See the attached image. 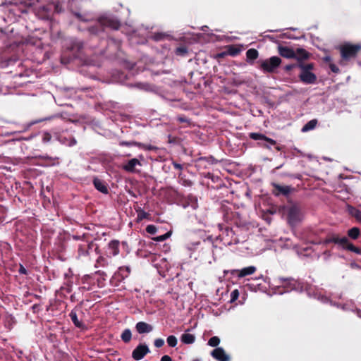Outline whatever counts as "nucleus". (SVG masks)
Wrapping results in <instances>:
<instances>
[{
  "instance_id": "obj_1",
  "label": "nucleus",
  "mask_w": 361,
  "mask_h": 361,
  "mask_svg": "<svg viewBox=\"0 0 361 361\" xmlns=\"http://www.w3.org/2000/svg\"><path fill=\"white\" fill-rule=\"evenodd\" d=\"M121 25L120 20L114 16H102L98 18L95 25L89 27L88 32L91 35H98L105 28L118 30Z\"/></svg>"
},
{
  "instance_id": "obj_2",
  "label": "nucleus",
  "mask_w": 361,
  "mask_h": 361,
  "mask_svg": "<svg viewBox=\"0 0 361 361\" xmlns=\"http://www.w3.org/2000/svg\"><path fill=\"white\" fill-rule=\"evenodd\" d=\"M341 60L339 63L345 66L349 61L355 59L361 51L360 44L344 43L339 47Z\"/></svg>"
},
{
  "instance_id": "obj_3",
  "label": "nucleus",
  "mask_w": 361,
  "mask_h": 361,
  "mask_svg": "<svg viewBox=\"0 0 361 361\" xmlns=\"http://www.w3.org/2000/svg\"><path fill=\"white\" fill-rule=\"evenodd\" d=\"M324 243L325 245L334 243L341 246L344 250L361 255V249L351 243L346 236L340 237L338 234L330 233L324 239Z\"/></svg>"
},
{
  "instance_id": "obj_4",
  "label": "nucleus",
  "mask_w": 361,
  "mask_h": 361,
  "mask_svg": "<svg viewBox=\"0 0 361 361\" xmlns=\"http://www.w3.org/2000/svg\"><path fill=\"white\" fill-rule=\"evenodd\" d=\"M298 68L300 69V73L298 76L300 80L302 83L307 85L316 83L317 77L314 73L312 72L314 68V64L313 63H298Z\"/></svg>"
},
{
  "instance_id": "obj_5",
  "label": "nucleus",
  "mask_w": 361,
  "mask_h": 361,
  "mask_svg": "<svg viewBox=\"0 0 361 361\" xmlns=\"http://www.w3.org/2000/svg\"><path fill=\"white\" fill-rule=\"evenodd\" d=\"M218 227L221 233L219 235L217 239H219L224 245L229 246L236 245L239 243L238 236H236L231 228L224 226V225L221 224L218 225Z\"/></svg>"
},
{
  "instance_id": "obj_6",
  "label": "nucleus",
  "mask_w": 361,
  "mask_h": 361,
  "mask_svg": "<svg viewBox=\"0 0 361 361\" xmlns=\"http://www.w3.org/2000/svg\"><path fill=\"white\" fill-rule=\"evenodd\" d=\"M281 59L280 57L274 56L264 60L258 61L259 68L265 73H275L276 69L281 64Z\"/></svg>"
},
{
  "instance_id": "obj_7",
  "label": "nucleus",
  "mask_w": 361,
  "mask_h": 361,
  "mask_svg": "<svg viewBox=\"0 0 361 361\" xmlns=\"http://www.w3.org/2000/svg\"><path fill=\"white\" fill-rule=\"evenodd\" d=\"M279 288H283V292H290L300 288V283L292 277H279L274 279Z\"/></svg>"
},
{
  "instance_id": "obj_8",
  "label": "nucleus",
  "mask_w": 361,
  "mask_h": 361,
  "mask_svg": "<svg viewBox=\"0 0 361 361\" xmlns=\"http://www.w3.org/2000/svg\"><path fill=\"white\" fill-rule=\"evenodd\" d=\"M249 137L254 140H258L257 145L263 148L271 149V146H276V141L259 133H250Z\"/></svg>"
},
{
  "instance_id": "obj_9",
  "label": "nucleus",
  "mask_w": 361,
  "mask_h": 361,
  "mask_svg": "<svg viewBox=\"0 0 361 361\" xmlns=\"http://www.w3.org/2000/svg\"><path fill=\"white\" fill-rule=\"evenodd\" d=\"M58 6L55 5H46L39 7L36 11V16L42 20H49L53 16V9L57 10Z\"/></svg>"
},
{
  "instance_id": "obj_10",
  "label": "nucleus",
  "mask_w": 361,
  "mask_h": 361,
  "mask_svg": "<svg viewBox=\"0 0 361 361\" xmlns=\"http://www.w3.org/2000/svg\"><path fill=\"white\" fill-rule=\"evenodd\" d=\"M300 207L298 204H294L288 209L287 218L290 224H295L300 221Z\"/></svg>"
},
{
  "instance_id": "obj_11",
  "label": "nucleus",
  "mask_w": 361,
  "mask_h": 361,
  "mask_svg": "<svg viewBox=\"0 0 361 361\" xmlns=\"http://www.w3.org/2000/svg\"><path fill=\"white\" fill-rule=\"evenodd\" d=\"M93 248L97 253H99V246L92 241L88 243L80 244L78 249V257H85L89 256L90 251Z\"/></svg>"
},
{
  "instance_id": "obj_12",
  "label": "nucleus",
  "mask_w": 361,
  "mask_h": 361,
  "mask_svg": "<svg viewBox=\"0 0 361 361\" xmlns=\"http://www.w3.org/2000/svg\"><path fill=\"white\" fill-rule=\"evenodd\" d=\"M271 186L273 187L272 194L276 197L280 195L287 197L293 190V188H292L290 186L281 185L276 183H272Z\"/></svg>"
},
{
  "instance_id": "obj_13",
  "label": "nucleus",
  "mask_w": 361,
  "mask_h": 361,
  "mask_svg": "<svg viewBox=\"0 0 361 361\" xmlns=\"http://www.w3.org/2000/svg\"><path fill=\"white\" fill-rule=\"evenodd\" d=\"M149 353V349L146 344H139L132 352V357L135 360H140Z\"/></svg>"
},
{
  "instance_id": "obj_14",
  "label": "nucleus",
  "mask_w": 361,
  "mask_h": 361,
  "mask_svg": "<svg viewBox=\"0 0 361 361\" xmlns=\"http://www.w3.org/2000/svg\"><path fill=\"white\" fill-rule=\"evenodd\" d=\"M257 270L255 266H250L242 269H233L231 271V274L236 275L238 278H243L246 276L253 274Z\"/></svg>"
},
{
  "instance_id": "obj_15",
  "label": "nucleus",
  "mask_w": 361,
  "mask_h": 361,
  "mask_svg": "<svg viewBox=\"0 0 361 361\" xmlns=\"http://www.w3.org/2000/svg\"><path fill=\"white\" fill-rule=\"evenodd\" d=\"M278 53L281 56L288 59H293L295 56V50L286 46H278Z\"/></svg>"
},
{
  "instance_id": "obj_16",
  "label": "nucleus",
  "mask_w": 361,
  "mask_h": 361,
  "mask_svg": "<svg viewBox=\"0 0 361 361\" xmlns=\"http://www.w3.org/2000/svg\"><path fill=\"white\" fill-rule=\"evenodd\" d=\"M211 355L218 361H229L230 357L222 348H216L211 352Z\"/></svg>"
},
{
  "instance_id": "obj_17",
  "label": "nucleus",
  "mask_w": 361,
  "mask_h": 361,
  "mask_svg": "<svg viewBox=\"0 0 361 361\" xmlns=\"http://www.w3.org/2000/svg\"><path fill=\"white\" fill-rule=\"evenodd\" d=\"M295 56L293 58L297 60V63H303V61L310 58V54L303 48H297L295 50Z\"/></svg>"
},
{
  "instance_id": "obj_18",
  "label": "nucleus",
  "mask_w": 361,
  "mask_h": 361,
  "mask_svg": "<svg viewBox=\"0 0 361 361\" xmlns=\"http://www.w3.org/2000/svg\"><path fill=\"white\" fill-rule=\"evenodd\" d=\"M93 185L94 188L100 192L105 195L109 193L108 185L103 180H101L98 178H94L93 179Z\"/></svg>"
},
{
  "instance_id": "obj_19",
  "label": "nucleus",
  "mask_w": 361,
  "mask_h": 361,
  "mask_svg": "<svg viewBox=\"0 0 361 361\" xmlns=\"http://www.w3.org/2000/svg\"><path fill=\"white\" fill-rule=\"evenodd\" d=\"M137 165L141 166V163L137 159L133 158V159L128 160L123 166V169L127 172L135 173L136 171L135 166Z\"/></svg>"
},
{
  "instance_id": "obj_20",
  "label": "nucleus",
  "mask_w": 361,
  "mask_h": 361,
  "mask_svg": "<svg viewBox=\"0 0 361 361\" xmlns=\"http://www.w3.org/2000/svg\"><path fill=\"white\" fill-rule=\"evenodd\" d=\"M119 244L118 240H112L108 243L109 257L116 256L119 253Z\"/></svg>"
},
{
  "instance_id": "obj_21",
  "label": "nucleus",
  "mask_w": 361,
  "mask_h": 361,
  "mask_svg": "<svg viewBox=\"0 0 361 361\" xmlns=\"http://www.w3.org/2000/svg\"><path fill=\"white\" fill-rule=\"evenodd\" d=\"M136 331L142 334L149 333L153 330V326L145 322H139L135 325Z\"/></svg>"
},
{
  "instance_id": "obj_22",
  "label": "nucleus",
  "mask_w": 361,
  "mask_h": 361,
  "mask_svg": "<svg viewBox=\"0 0 361 361\" xmlns=\"http://www.w3.org/2000/svg\"><path fill=\"white\" fill-rule=\"evenodd\" d=\"M348 237L352 240H357L361 235V232L359 228L353 227L347 231Z\"/></svg>"
},
{
  "instance_id": "obj_23",
  "label": "nucleus",
  "mask_w": 361,
  "mask_h": 361,
  "mask_svg": "<svg viewBox=\"0 0 361 361\" xmlns=\"http://www.w3.org/2000/svg\"><path fill=\"white\" fill-rule=\"evenodd\" d=\"M259 56V52L255 49H249L246 51V57L247 61L248 63L252 62L254 60L257 59Z\"/></svg>"
},
{
  "instance_id": "obj_24",
  "label": "nucleus",
  "mask_w": 361,
  "mask_h": 361,
  "mask_svg": "<svg viewBox=\"0 0 361 361\" xmlns=\"http://www.w3.org/2000/svg\"><path fill=\"white\" fill-rule=\"evenodd\" d=\"M131 271L130 267L128 266L121 267L118 269L117 274L121 277L122 280L128 277Z\"/></svg>"
},
{
  "instance_id": "obj_25",
  "label": "nucleus",
  "mask_w": 361,
  "mask_h": 361,
  "mask_svg": "<svg viewBox=\"0 0 361 361\" xmlns=\"http://www.w3.org/2000/svg\"><path fill=\"white\" fill-rule=\"evenodd\" d=\"M69 317H71V321L73 322V323L74 324V325L76 327H78V328L83 327L84 324H82V322L79 321V319L78 318V315H77L76 311L75 310H73L70 312Z\"/></svg>"
},
{
  "instance_id": "obj_26",
  "label": "nucleus",
  "mask_w": 361,
  "mask_h": 361,
  "mask_svg": "<svg viewBox=\"0 0 361 361\" xmlns=\"http://www.w3.org/2000/svg\"><path fill=\"white\" fill-rule=\"evenodd\" d=\"M135 211L137 213V221H141L143 219H148L149 218L150 214L146 212H145L141 207L135 208Z\"/></svg>"
},
{
  "instance_id": "obj_27",
  "label": "nucleus",
  "mask_w": 361,
  "mask_h": 361,
  "mask_svg": "<svg viewBox=\"0 0 361 361\" xmlns=\"http://www.w3.org/2000/svg\"><path fill=\"white\" fill-rule=\"evenodd\" d=\"M178 183L185 187H191L193 185V182L186 178L185 175H183L181 172L178 174Z\"/></svg>"
},
{
  "instance_id": "obj_28",
  "label": "nucleus",
  "mask_w": 361,
  "mask_h": 361,
  "mask_svg": "<svg viewBox=\"0 0 361 361\" xmlns=\"http://www.w3.org/2000/svg\"><path fill=\"white\" fill-rule=\"evenodd\" d=\"M180 341L185 344H192L195 341V337L191 334H183L180 337Z\"/></svg>"
},
{
  "instance_id": "obj_29",
  "label": "nucleus",
  "mask_w": 361,
  "mask_h": 361,
  "mask_svg": "<svg viewBox=\"0 0 361 361\" xmlns=\"http://www.w3.org/2000/svg\"><path fill=\"white\" fill-rule=\"evenodd\" d=\"M317 123V119L310 120L302 127V132H307L314 129Z\"/></svg>"
},
{
  "instance_id": "obj_30",
  "label": "nucleus",
  "mask_w": 361,
  "mask_h": 361,
  "mask_svg": "<svg viewBox=\"0 0 361 361\" xmlns=\"http://www.w3.org/2000/svg\"><path fill=\"white\" fill-rule=\"evenodd\" d=\"M241 51V49L235 45H230L228 47L226 54L231 56H235L238 55Z\"/></svg>"
},
{
  "instance_id": "obj_31",
  "label": "nucleus",
  "mask_w": 361,
  "mask_h": 361,
  "mask_svg": "<svg viewBox=\"0 0 361 361\" xmlns=\"http://www.w3.org/2000/svg\"><path fill=\"white\" fill-rule=\"evenodd\" d=\"M109 264V260L106 257H104V256L100 255L96 260L94 267L96 268L97 267H106Z\"/></svg>"
},
{
  "instance_id": "obj_32",
  "label": "nucleus",
  "mask_w": 361,
  "mask_h": 361,
  "mask_svg": "<svg viewBox=\"0 0 361 361\" xmlns=\"http://www.w3.org/2000/svg\"><path fill=\"white\" fill-rule=\"evenodd\" d=\"M121 340L128 343L131 341L132 338V333L129 329H126L121 335Z\"/></svg>"
},
{
  "instance_id": "obj_33",
  "label": "nucleus",
  "mask_w": 361,
  "mask_h": 361,
  "mask_svg": "<svg viewBox=\"0 0 361 361\" xmlns=\"http://www.w3.org/2000/svg\"><path fill=\"white\" fill-rule=\"evenodd\" d=\"M186 202L188 205L191 206L193 209L197 207V198L193 195H188L186 197Z\"/></svg>"
},
{
  "instance_id": "obj_34",
  "label": "nucleus",
  "mask_w": 361,
  "mask_h": 361,
  "mask_svg": "<svg viewBox=\"0 0 361 361\" xmlns=\"http://www.w3.org/2000/svg\"><path fill=\"white\" fill-rule=\"evenodd\" d=\"M188 52V48L185 45L178 47L175 49V54L177 56H186Z\"/></svg>"
},
{
  "instance_id": "obj_35",
  "label": "nucleus",
  "mask_w": 361,
  "mask_h": 361,
  "mask_svg": "<svg viewBox=\"0 0 361 361\" xmlns=\"http://www.w3.org/2000/svg\"><path fill=\"white\" fill-rule=\"evenodd\" d=\"M197 161L200 162V163L202 162V161H206V162L209 163V164L217 163V160L212 156H210L209 157H201L197 159Z\"/></svg>"
},
{
  "instance_id": "obj_36",
  "label": "nucleus",
  "mask_w": 361,
  "mask_h": 361,
  "mask_svg": "<svg viewBox=\"0 0 361 361\" xmlns=\"http://www.w3.org/2000/svg\"><path fill=\"white\" fill-rule=\"evenodd\" d=\"M171 232L169 231V232L166 233L164 235L152 238V240L154 241H157V242H162V241L166 240L167 238H169L171 236Z\"/></svg>"
},
{
  "instance_id": "obj_37",
  "label": "nucleus",
  "mask_w": 361,
  "mask_h": 361,
  "mask_svg": "<svg viewBox=\"0 0 361 361\" xmlns=\"http://www.w3.org/2000/svg\"><path fill=\"white\" fill-rule=\"evenodd\" d=\"M220 343V339L218 336H212L208 341V345L212 347H217Z\"/></svg>"
},
{
  "instance_id": "obj_38",
  "label": "nucleus",
  "mask_w": 361,
  "mask_h": 361,
  "mask_svg": "<svg viewBox=\"0 0 361 361\" xmlns=\"http://www.w3.org/2000/svg\"><path fill=\"white\" fill-rule=\"evenodd\" d=\"M138 147L145 150H149V151H155L158 148L155 146L151 145H145L143 143L139 142Z\"/></svg>"
},
{
  "instance_id": "obj_39",
  "label": "nucleus",
  "mask_w": 361,
  "mask_h": 361,
  "mask_svg": "<svg viewBox=\"0 0 361 361\" xmlns=\"http://www.w3.org/2000/svg\"><path fill=\"white\" fill-rule=\"evenodd\" d=\"M167 343L170 347H175L177 345V338L175 336H169L167 338Z\"/></svg>"
},
{
  "instance_id": "obj_40",
  "label": "nucleus",
  "mask_w": 361,
  "mask_h": 361,
  "mask_svg": "<svg viewBox=\"0 0 361 361\" xmlns=\"http://www.w3.org/2000/svg\"><path fill=\"white\" fill-rule=\"evenodd\" d=\"M166 37H168V35L164 33L157 32L153 35L152 39L155 41H161Z\"/></svg>"
},
{
  "instance_id": "obj_41",
  "label": "nucleus",
  "mask_w": 361,
  "mask_h": 361,
  "mask_svg": "<svg viewBox=\"0 0 361 361\" xmlns=\"http://www.w3.org/2000/svg\"><path fill=\"white\" fill-rule=\"evenodd\" d=\"M120 145L121 146H126V147H132V146H137L138 147L139 145V142H135V141H130V142H128V141H121L120 142Z\"/></svg>"
},
{
  "instance_id": "obj_42",
  "label": "nucleus",
  "mask_w": 361,
  "mask_h": 361,
  "mask_svg": "<svg viewBox=\"0 0 361 361\" xmlns=\"http://www.w3.org/2000/svg\"><path fill=\"white\" fill-rule=\"evenodd\" d=\"M351 214L354 216L358 221L361 222V211L357 209L353 208L351 211Z\"/></svg>"
},
{
  "instance_id": "obj_43",
  "label": "nucleus",
  "mask_w": 361,
  "mask_h": 361,
  "mask_svg": "<svg viewBox=\"0 0 361 361\" xmlns=\"http://www.w3.org/2000/svg\"><path fill=\"white\" fill-rule=\"evenodd\" d=\"M239 297V291L238 289L233 290L231 293L230 302H234Z\"/></svg>"
},
{
  "instance_id": "obj_44",
  "label": "nucleus",
  "mask_w": 361,
  "mask_h": 361,
  "mask_svg": "<svg viewBox=\"0 0 361 361\" xmlns=\"http://www.w3.org/2000/svg\"><path fill=\"white\" fill-rule=\"evenodd\" d=\"M146 231L149 234H155L157 231V228L154 225H148L146 227Z\"/></svg>"
},
{
  "instance_id": "obj_45",
  "label": "nucleus",
  "mask_w": 361,
  "mask_h": 361,
  "mask_svg": "<svg viewBox=\"0 0 361 361\" xmlns=\"http://www.w3.org/2000/svg\"><path fill=\"white\" fill-rule=\"evenodd\" d=\"M295 68H298V63L286 65L283 69L286 73H289Z\"/></svg>"
},
{
  "instance_id": "obj_46",
  "label": "nucleus",
  "mask_w": 361,
  "mask_h": 361,
  "mask_svg": "<svg viewBox=\"0 0 361 361\" xmlns=\"http://www.w3.org/2000/svg\"><path fill=\"white\" fill-rule=\"evenodd\" d=\"M51 140V135L49 133L45 132L43 133L42 142L44 143L49 142Z\"/></svg>"
},
{
  "instance_id": "obj_47",
  "label": "nucleus",
  "mask_w": 361,
  "mask_h": 361,
  "mask_svg": "<svg viewBox=\"0 0 361 361\" xmlns=\"http://www.w3.org/2000/svg\"><path fill=\"white\" fill-rule=\"evenodd\" d=\"M154 344L156 348H161L164 345V341L162 338H157L154 340Z\"/></svg>"
},
{
  "instance_id": "obj_48",
  "label": "nucleus",
  "mask_w": 361,
  "mask_h": 361,
  "mask_svg": "<svg viewBox=\"0 0 361 361\" xmlns=\"http://www.w3.org/2000/svg\"><path fill=\"white\" fill-rule=\"evenodd\" d=\"M177 121L180 123H189L190 121L184 116H179L177 117Z\"/></svg>"
},
{
  "instance_id": "obj_49",
  "label": "nucleus",
  "mask_w": 361,
  "mask_h": 361,
  "mask_svg": "<svg viewBox=\"0 0 361 361\" xmlns=\"http://www.w3.org/2000/svg\"><path fill=\"white\" fill-rule=\"evenodd\" d=\"M18 272L20 274H24V275H27V269L22 264H20Z\"/></svg>"
},
{
  "instance_id": "obj_50",
  "label": "nucleus",
  "mask_w": 361,
  "mask_h": 361,
  "mask_svg": "<svg viewBox=\"0 0 361 361\" xmlns=\"http://www.w3.org/2000/svg\"><path fill=\"white\" fill-rule=\"evenodd\" d=\"M330 68L332 72L334 73H338L339 72V68L334 64H330Z\"/></svg>"
},
{
  "instance_id": "obj_51",
  "label": "nucleus",
  "mask_w": 361,
  "mask_h": 361,
  "mask_svg": "<svg viewBox=\"0 0 361 361\" xmlns=\"http://www.w3.org/2000/svg\"><path fill=\"white\" fill-rule=\"evenodd\" d=\"M173 167L176 169H178V170H182L183 169V166L181 164H178V163H176V162H173Z\"/></svg>"
},
{
  "instance_id": "obj_52",
  "label": "nucleus",
  "mask_w": 361,
  "mask_h": 361,
  "mask_svg": "<svg viewBox=\"0 0 361 361\" xmlns=\"http://www.w3.org/2000/svg\"><path fill=\"white\" fill-rule=\"evenodd\" d=\"M161 361H172V359L170 356L169 355H164L162 356V357L161 358Z\"/></svg>"
},
{
  "instance_id": "obj_53",
  "label": "nucleus",
  "mask_w": 361,
  "mask_h": 361,
  "mask_svg": "<svg viewBox=\"0 0 361 361\" xmlns=\"http://www.w3.org/2000/svg\"><path fill=\"white\" fill-rule=\"evenodd\" d=\"M95 274H97V275H99V276H102L103 278H104V276H106V274H105L103 271H100V270L97 271L95 272Z\"/></svg>"
},
{
  "instance_id": "obj_54",
  "label": "nucleus",
  "mask_w": 361,
  "mask_h": 361,
  "mask_svg": "<svg viewBox=\"0 0 361 361\" xmlns=\"http://www.w3.org/2000/svg\"><path fill=\"white\" fill-rule=\"evenodd\" d=\"M75 16L78 18H79V19H80V20H82V15H81L80 13H75Z\"/></svg>"
},
{
  "instance_id": "obj_55",
  "label": "nucleus",
  "mask_w": 361,
  "mask_h": 361,
  "mask_svg": "<svg viewBox=\"0 0 361 361\" xmlns=\"http://www.w3.org/2000/svg\"><path fill=\"white\" fill-rule=\"evenodd\" d=\"M226 52H222L218 54L219 57H224L225 55H226Z\"/></svg>"
},
{
  "instance_id": "obj_56",
  "label": "nucleus",
  "mask_w": 361,
  "mask_h": 361,
  "mask_svg": "<svg viewBox=\"0 0 361 361\" xmlns=\"http://www.w3.org/2000/svg\"><path fill=\"white\" fill-rule=\"evenodd\" d=\"M177 140H178V139H177V138H176V137H171V142H173V143H176V142H177Z\"/></svg>"
},
{
  "instance_id": "obj_57",
  "label": "nucleus",
  "mask_w": 361,
  "mask_h": 361,
  "mask_svg": "<svg viewBox=\"0 0 361 361\" xmlns=\"http://www.w3.org/2000/svg\"><path fill=\"white\" fill-rule=\"evenodd\" d=\"M275 148H276V149L277 151H281V147H280V146H276V147H275Z\"/></svg>"
},
{
  "instance_id": "obj_58",
  "label": "nucleus",
  "mask_w": 361,
  "mask_h": 361,
  "mask_svg": "<svg viewBox=\"0 0 361 361\" xmlns=\"http://www.w3.org/2000/svg\"><path fill=\"white\" fill-rule=\"evenodd\" d=\"M325 61H331V58H330L329 56H326V57L325 58Z\"/></svg>"
},
{
  "instance_id": "obj_59",
  "label": "nucleus",
  "mask_w": 361,
  "mask_h": 361,
  "mask_svg": "<svg viewBox=\"0 0 361 361\" xmlns=\"http://www.w3.org/2000/svg\"><path fill=\"white\" fill-rule=\"evenodd\" d=\"M194 361H199V360H194Z\"/></svg>"
}]
</instances>
